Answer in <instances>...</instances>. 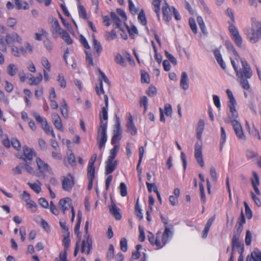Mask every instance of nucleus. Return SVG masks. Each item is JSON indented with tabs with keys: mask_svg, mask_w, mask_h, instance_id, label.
I'll return each mask as SVG.
<instances>
[{
	"mask_svg": "<svg viewBox=\"0 0 261 261\" xmlns=\"http://www.w3.org/2000/svg\"><path fill=\"white\" fill-rule=\"evenodd\" d=\"M225 46L228 51L232 53L236 58V61L231 58H230V61L240 84L244 89L248 90L250 88V85L247 79H250L252 75L249 64L245 59L240 58L238 53L231 42H226Z\"/></svg>",
	"mask_w": 261,
	"mask_h": 261,
	"instance_id": "obj_1",
	"label": "nucleus"
},
{
	"mask_svg": "<svg viewBox=\"0 0 261 261\" xmlns=\"http://www.w3.org/2000/svg\"><path fill=\"white\" fill-rule=\"evenodd\" d=\"M173 231L171 228L166 226L163 232L158 231L155 236L150 231L148 232L147 238L150 245L156 249L163 248L171 239Z\"/></svg>",
	"mask_w": 261,
	"mask_h": 261,
	"instance_id": "obj_2",
	"label": "nucleus"
},
{
	"mask_svg": "<svg viewBox=\"0 0 261 261\" xmlns=\"http://www.w3.org/2000/svg\"><path fill=\"white\" fill-rule=\"evenodd\" d=\"M227 13L230 18L231 20L228 22L229 24L228 30L230 33L231 39L233 41L234 44L239 47H243V39L241 36L237 28L234 25L235 18L233 11L231 8L227 9Z\"/></svg>",
	"mask_w": 261,
	"mask_h": 261,
	"instance_id": "obj_3",
	"label": "nucleus"
},
{
	"mask_svg": "<svg viewBox=\"0 0 261 261\" xmlns=\"http://www.w3.org/2000/svg\"><path fill=\"white\" fill-rule=\"evenodd\" d=\"M251 27L245 31L247 39L252 43H255L261 39V22L254 21L252 19Z\"/></svg>",
	"mask_w": 261,
	"mask_h": 261,
	"instance_id": "obj_4",
	"label": "nucleus"
},
{
	"mask_svg": "<svg viewBox=\"0 0 261 261\" xmlns=\"http://www.w3.org/2000/svg\"><path fill=\"white\" fill-rule=\"evenodd\" d=\"M119 150V145L115 144L110 151V155L105 162V174L108 175L113 173L116 169L118 161L115 160Z\"/></svg>",
	"mask_w": 261,
	"mask_h": 261,
	"instance_id": "obj_5",
	"label": "nucleus"
},
{
	"mask_svg": "<svg viewBox=\"0 0 261 261\" xmlns=\"http://www.w3.org/2000/svg\"><path fill=\"white\" fill-rule=\"evenodd\" d=\"M107 126L106 123L100 124L97 129V144L98 147L101 149L105 147L107 141Z\"/></svg>",
	"mask_w": 261,
	"mask_h": 261,
	"instance_id": "obj_6",
	"label": "nucleus"
},
{
	"mask_svg": "<svg viewBox=\"0 0 261 261\" xmlns=\"http://www.w3.org/2000/svg\"><path fill=\"white\" fill-rule=\"evenodd\" d=\"M61 184L62 189L67 192H70L75 185L74 176L68 173L66 176L61 177Z\"/></svg>",
	"mask_w": 261,
	"mask_h": 261,
	"instance_id": "obj_7",
	"label": "nucleus"
},
{
	"mask_svg": "<svg viewBox=\"0 0 261 261\" xmlns=\"http://www.w3.org/2000/svg\"><path fill=\"white\" fill-rule=\"evenodd\" d=\"M63 245L64 246V250L59 254V261H68L67 259V251L70 245V240L69 234L68 233L66 236H64L63 240Z\"/></svg>",
	"mask_w": 261,
	"mask_h": 261,
	"instance_id": "obj_8",
	"label": "nucleus"
},
{
	"mask_svg": "<svg viewBox=\"0 0 261 261\" xmlns=\"http://www.w3.org/2000/svg\"><path fill=\"white\" fill-rule=\"evenodd\" d=\"M97 159V154L94 153L90 158L87 167V177L88 179H94L95 168L94 164Z\"/></svg>",
	"mask_w": 261,
	"mask_h": 261,
	"instance_id": "obj_9",
	"label": "nucleus"
},
{
	"mask_svg": "<svg viewBox=\"0 0 261 261\" xmlns=\"http://www.w3.org/2000/svg\"><path fill=\"white\" fill-rule=\"evenodd\" d=\"M236 105L232 103L230 105H227L229 108V111L227 112V116L228 118V121H225L226 123H230L231 124L236 122H239L237 119L239 117V114L235 108Z\"/></svg>",
	"mask_w": 261,
	"mask_h": 261,
	"instance_id": "obj_10",
	"label": "nucleus"
},
{
	"mask_svg": "<svg viewBox=\"0 0 261 261\" xmlns=\"http://www.w3.org/2000/svg\"><path fill=\"white\" fill-rule=\"evenodd\" d=\"M104 100L105 106L102 108L101 111L100 113V124H101V123L105 124L106 123V125H108L109 99L107 95H104Z\"/></svg>",
	"mask_w": 261,
	"mask_h": 261,
	"instance_id": "obj_11",
	"label": "nucleus"
},
{
	"mask_svg": "<svg viewBox=\"0 0 261 261\" xmlns=\"http://www.w3.org/2000/svg\"><path fill=\"white\" fill-rule=\"evenodd\" d=\"M36 162L40 174L43 175L45 172L51 171L50 166L39 157L36 158Z\"/></svg>",
	"mask_w": 261,
	"mask_h": 261,
	"instance_id": "obj_12",
	"label": "nucleus"
},
{
	"mask_svg": "<svg viewBox=\"0 0 261 261\" xmlns=\"http://www.w3.org/2000/svg\"><path fill=\"white\" fill-rule=\"evenodd\" d=\"M202 150L201 144L197 142L195 147L194 156L200 166L203 168L204 166V163L203 160Z\"/></svg>",
	"mask_w": 261,
	"mask_h": 261,
	"instance_id": "obj_13",
	"label": "nucleus"
},
{
	"mask_svg": "<svg viewBox=\"0 0 261 261\" xmlns=\"http://www.w3.org/2000/svg\"><path fill=\"white\" fill-rule=\"evenodd\" d=\"M65 31L60 26L59 22L57 19L53 21L51 27V32L54 38H57L60 36Z\"/></svg>",
	"mask_w": 261,
	"mask_h": 261,
	"instance_id": "obj_14",
	"label": "nucleus"
},
{
	"mask_svg": "<svg viewBox=\"0 0 261 261\" xmlns=\"http://www.w3.org/2000/svg\"><path fill=\"white\" fill-rule=\"evenodd\" d=\"M5 41L8 45H12L15 42L19 44L22 43V39L16 33L13 32L11 34H7L6 35Z\"/></svg>",
	"mask_w": 261,
	"mask_h": 261,
	"instance_id": "obj_15",
	"label": "nucleus"
},
{
	"mask_svg": "<svg viewBox=\"0 0 261 261\" xmlns=\"http://www.w3.org/2000/svg\"><path fill=\"white\" fill-rule=\"evenodd\" d=\"M59 206L62 210L63 214H65V212L67 210H71V207H73L72 205V200L69 197H65L61 199L59 201Z\"/></svg>",
	"mask_w": 261,
	"mask_h": 261,
	"instance_id": "obj_16",
	"label": "nucleus"
},
{
	"mask_svg": "<svg viewBox=\"0 0 261 261\" xmlns=\"http://www.w3.org/2000/svg\"><path fill=\"white\" fill-rule=\"evenodd\" d=\"M23 159L26 162L32 161L33 157L36 155V153L33 149L27 146L23 147Z\"/></svg>",
	"mask_w": 261,
	"mask_h": 261,
	"instance_id": "obj_17",
	"label": "nucleus"
},
{
	"mask_svg": "<svg viewBox=\"0 0 261 261\" xmlns=\"http://www.w3.org/2000/svg\"><path fill=\"white\" fill-rule=\"evenodd\" d=\"M41 62L42 66L44 67L43 69L44 79L46 82H48L49 80L48 72H50L51 70V65L48 59L45 57L42 58Z\"/></svg>",
	"mask_w": 261,
	"mask_h": 261,
	"instance_id": "obj_18",
	"label": "nucleus"
},
{
	"mask_svg": "<svg viewBox=\"0 0 261 261\" xmlns=\"http://www.w3.org/2000/svg\"><path fill=\"white\" fill-rule=\"evenodd\" d=\"M163 19L166 22H169L172 19V6L169 7V5L166 3L162 8Z\"/></svg>",
	"mask_w": 261,
	"mask_h": 261,
	"instance_id": "obj_19",
	"label": "nucleus"
},
{
	"mask_svg": "<svg viewBox=\"0 0 261 261\" xmlns=\"http://www.w3.org/2000/svg\"><path fill=\"white\" fill-rule=\"evenodd\" d=\"M235 134L240 140H246V137L240 122L232 124Z\"/></svg>",
	"mask_w": 261,
	"mask_h": 261,
	"instance_id": "obj_20",
	"label": "nucleus"
},
{
	"mask_svg": "<svg viewBox=\"0 0 261 261\" xmlns=\"http://www.w3.org/2000/svg\"><path fill=\"white\" fill-rule=\"evenodd\" d=\"M51 118L55 128L60 132H63V124L60 116L57 113H53L51 114Z\"/></svg>",
	"mask_w": 261,
	"mask_h": 261,
	"instance_id": "obj_21",
	"label": "nucleus"
},
{
	"mask_svg": "<svg viewBox=\"0 0 261 261\" xmlns=\"http://www.w3.org/2000/svg\"><path fill=\"white\" fill-rule=\"evenodd\" d=\"M92 239L88 235L87 240H83L82 243L81 252L88 254L92 248Z\"/></svg>",
	"mask_w": 261,
	"mask_h": 261,
	"instance_id": "obj_22",
	"label": "nucleus"
},
{
	"mask_svg": "<svg viewBox=\"0 0 261 261\" xmlns=\"http://www.w3.org/2000/svg\"><path fill=\"white\" fill-rule=\"evenodd\" d=\"M253 178H251L250 180L252 187L257 195H260V192L258 188V186L259 185V179L258 174L255 171H253L252 173Z\"/></svg>",
	"mask_w": 261,
	"mask_h": 261,
	"instance_id": "obj_23",
	"label": "nucleus"
},
{
	"mask_svg": "<svg viewBox=\"0 0 261 261\" xmlns=\"http://www.w3.org/2000/svg\"><path fill=\"white\" fill-rule=\"evenodd\" d=\"M69 153L67 152V158L64 159V164L65 166L67 167L68 164L71 166L72 167H75L76 166V159L75 155L72 152L71 150H69Z\"/></svg>",
	"mask_w": 261,
	"mask_h": 261,
	"instance_id": "obj_24",
	"label": "nucleus"
},
{
	"mask_svg": "<svg viewBox=\"0 0 261 261\" xmlns=\"http://www.w3.org/2000/svg\"><path fill=\"white\" fill-rule=\"evenodd\" d=\"M239 239L240 238H238L237 236H233L232 239V251H233L236 248L237 249H240V250H239L238 251L241 254L240 255H242L244 251V244L239 242Z\"/></svg>",
	"mask_w": 261,
	"mask_h": 261,
	"instance_id": "obj_25",
	"label": "nucleus"
},
{
	"mask_svg": "<svg viewBox=\"0 0 261 261\" xmlns=\"http://www.w3.org/2000/svg\"><path fill=\"white\" fill-rule=\"evenodd\" d=\"M126 127L128 132H129L131 135H135L137 134V129L133 122V118L130 113L129 114V118L127 122Z\"/></svg>",
	"mask_w": 261,
	"mask_h": 261,
	"instance_id": "obj_26",
	"label": "nucleus"
},
{
	"mask_svg": "<svg viewBox=\"0 0 261 261\" xmlns=\"http://www.w3.org/2000/svg\"><path fill=\"white\" fill-rule=\"evenodd\" d=\"M92 46L95 50L97 57L99 56L102 51V47L101 43L97 40L94 35H92Z\"/></svg>",
	"mask_w": 261,
	"mask_h": 261,
	"instance_id": "obj_27",
	"label": "nucleus"
},
{
	"mask_svg": "<svg viewBox=\"0 0 261 261\" xmlns=\"http://www.w3.org/2000/svg\"><path fill=\"white\" fill-rule=\"evenodd\" d=\"M42 79L43 76L41 73H39L37 77H35L32 74H30V76L28 77V83L30 85L37 86L40 84V83L42 82Z\"/></svg>",
	"mask_w": 261,
	"mask_h": 261,
	"instance_id": "obj_28",
	"label": "nucleus"
},
{
	"mask_svg": "<svg viewBox=\"0 0 261 261\" xmlns=\"http://www.w3.org/2000/svg\"><path fill=\"white\" fill-rule=\"evenodd\" d=\"M215 219V216L210 218L207 221V223L204 228V229L202 231V238L204 239H206L207 237L208 232L210 231V228L213 223L214 220Z\"/></svg>",
	"mask_w": 261,
	"mask_h": 261,
	"instance_id": "obj_29",
	"label": "nucleus"
},
{
	"mask_svg": "<svg viewBox=\"0 0 261 261\" xmlns=\"http://www.w3.org/2000/svg\"><path fill=\"white\" fill-rule=\"evenodd\" d=\"M110 212L113 215L116 220H120L121 219L122 216L120 208H118L115 204H112L110 207Z\"/></svg>",
	"mask_w": 261,
	"mask_h": 261,
	"instance_id": "obj_30",
	"label": "nucleus"
},
{
	"mask_svg": "<svg viewBox=\"0 0 261 261\" xmlns=\"http://www.w3.org/2000/svg\"><path fill=\"white\" fill-rule=\"evenodd\" d=\"M180 86L184 90H186L189 88L188 74L185 71H183L181 73Z\"/></svg>",
	"mask_w": 261,
	"mask_h": 261,
	"instance_id": "obj_31",
	"label": "nucleus"
},
{
	"mask_svg": "<svg viewBox=\"0 0 261 261\" xmlns=\"http://www.w3.org/2000/svg\"><path fill=\"white\" fill-rule=\"evenodd\" d=\"M82 216H83L82 212L80 210H79L77 212V222L75 225L74 230L75 234H76L77 237H80V229L81 223L82 220Z\"/></svg>",
	"mask_w": 261,
	"mask_h": 261,
	"instance_id": "obj_32",
	"label": "nucleus"
},
{
	"mask_svg": "<svg viewBox=\"0 0 261 261\" xmlns=\"http://www.w3.org/2000/svg\"><path fill=\"white\" fill-rule=\"evenodd\" d=\"M60 109L63 117L65 118H68L69 115L68 106L65 99H63L62 103L60 106Z\"/></svg>",
	"mask_w": 261,
	"mask_h": 261,
	"instance_id": "obj_33",
	"label": "nucleus"
},
{
	"mask_svg": "<svg viewBox=\"0 0 261 261\" xmlns=\"http://www.w3.org/2000/svg\"><path fill=\"white\" fill-rule=\"evenodd\" d=\"M122 131L113 130V136L111 139V144L112 145L117 144V143L121 139Z\"/></svg>",
	"mask_w": 261,
	"mask_h": 261,
	"instance_id": "obj_34",
	"label": "nucleus"
},
{
	"mask_svg": "<svg viewBox=\"0 0 261 261\" xmlns=\"http://www.w3.org/2000/svg\"><path fill=\"white\" fill-rule=\"evenodd\" d=\"M152 5L153 6V9L155 12L158 17L160 19V11H161V4L162 0H151Z\"/></svg>",
	"mask_w": 261,
	"mask_h": 261,
	"instance_id": "obj_35",
	"label": "nucleus"
},
{
	"mask_svg": "<svg viewBox=\"0 0 261 261\" xmlns=\"http://www.w3.org/2000/svg\"><path fill=\"white\" fill-rule=\"evenodd\" d=\"M246 127L249 134L256 136L258 140H261V136L258 130L254 127V125H253L254 131L251 130V127L248 121H246Z\"/></svg>",
	"mask_w": 261,
	"mask_h": 261,
	"instance_id": "obj_36",
	"label": "nucleus"
},
{
	"mask_svg": "<svg viewBox=\"0 0 261 261\" xmlns=\"http://www.w3.org/2000/svg\"><path fill=\"white\" fill-rule=\"evenodd\" d=\"M135 215L137 218L140 221L143 218V213L142 212V209L139 204V198L137 200L136 202L135 206Z\"/></svg>",
	"mask_w": 261,
	"mask_h": 261,
	"instance_id": "obj_37",
	"label": "nucleus"
},
{
	"mask_svg": "<svg viewBox=\"0 0 261 261\" xmlns=\"http://www.w3.org/2000/svg\"><path fill=\"white\" fill-rule=\"evenodd\" d=\"M77 10L80 18L85 20H87L88 16L85 7L82 5H79L77 6Z\"/></svg>",
	"mask_w": 261,
	"mask_h": 261,
	"instance_id": "obj_38",
	"label": "nucleus"
},
{
	"mask_svg": "<svg viewBox=\"0 0 261 261\" xmlns=\"http://www.w3.org/2000/svg\"><path fill=\"white\" fill-rule=\"evenodd\" d=\"M29 186L36 193H39L41 191V183L37 180L36 182H28Z\"/></svg>",
	"mask_w": 261,
	"mask_h": 261,
	"instance_id": "obj_39",
	"label": "nucleus"
},
{
	"mask_svg": "<svg viewBox=\"0 0 261 261\" xmlns=\"http://www.w3.org/2000/svg\"><path fill=\"white\" fill-rule=\"evenodd\" d=\"M33 116L36 119V121L41 125V127L47 123L46 119L42 117L38 113L34 112L33 113Z\"/></svg>",
	"mask_w": 261,
	"mask_h": 261,
	"instance_id": "obj_40",
	"label": "nucleus"
},
{
	"mask_svg": "<svg viewBox=\"0 0 261 261\" xmlns=\"http://www.w3.org/2000/svg\"><path fill=\"white\" fill-rule=\"evenodd\" d=\"M33 116L36 119V121L41 125V127L47 123L46 119L42 117L38 113L34 112L33 113Z\"/></svg>",
	"mask_w": 261,
	"mask_h": 261,
	"instance_id": "obj_41",
	"label": "nucleus"
},
{
	"mask_svg": "<svg viewBox=\"0 0 261 261\" xmlns=\"http://www.w3.org/2000/svg\"><path fill=\"white\" fill-rule=\"evenodd\" d=\"M33 116L36 119V121L41 125V127L47 123L46 119L42 117L38 113L34 112L33 113Z\"/></svg>",
	"mask_w": 261,
	"mask_h": 261,
	"instance_id": "obj_42",
	"label": "nucleus"
},
{
	"mask_svg": "<svg viewBox=\"0 0 261 261\" xmlns=\"http://www.w3.org/2000/svg\"><path fill=\"white\" fill-rule=\"evenodd\" d=\"M33 116L36 119V121L41 125V127L47 123L46 119L42 117L38 113L34 112L33 113Z\"/></svg>",
	"mask_w": 261,
	"mask_h": 261,
	"instance_id": "obj_43",
	"label": "nucleus"
},
{
	"mask_svg": "<svg viewBox=\"0 0 261 261\" xmlns=\"http://www.w3.org/2000/svg\"><path fill=\"white\" fill-rule=\"evenodd\" d=\"M226 134L224 128L223 126L221 127V134H220V149L221 151L223 149V145L226 142Z\"/></svg>",
	"mask_w": 261,
	"mask_h": 261,
	"instance_id": "obj_44",
	"label": "nucleus"
},
{
	"mask_svg": "<svg viewBox=\"0 0 261 261\" xmlns=\"http://www.w3.org/2000/svg\"><path fill=\"white\" fill-rule=\"evenodd\" d=\"M110 16L116 27L119 28L121 25V21L119 17L114 12H111Z\"/></svg>",
	"mask_w": 261,
	"mask_h": 261,
	"instance_id": "obj_45",
	"label": "nucleus"
},
{
	"mask_svg": "<svg viewBox=\"0 0 261 261\" xmlns=\"http://www.w3.org/2000/svg\"><path fill=\"white\" fill-rule=\"evenodd\" d=\"M18 71V68L13 64H9L7 67V72L11 76L15 75Z\"/></svg>",
	"mask_w": 261,
	"mask_h": 261,
	"instance_id": "obj_46",
	"label": "nucleus"
},
{
	"mask_svg": "<svg viewBox=\"0 0 261 261\" xmlns=\"http://www.w3.org/2000/svg\"><path fill=\"white\" fill-rule=\"evenodd\" d=\"M197 22L199 25V27H200L202 32L204 34H206L207 33V29L205 27V23L203 20L202 17L201 16H198L197 17Z\"/></svg>",
	"mask_w": 261,
	"mask_h": 261,
	"instance_id": "obj_47",
	"label": "nucleus"
},
{
	"mask_svg": "<svg viewBox=\"0 0 261 261\" xmlns=\"http://www.w3.org/2000/svg\"><path fill=\"white\" fill-rule=\"evenodd\" d=\"M153 51L154 52V58L158 63L160 64L162 61V56L158 53V48L156 46L154 42L152 41L151 42Z\"/></svg>",
	"mask_w": 261,
	"mask_h": 261,
	"instance_id": "obj_48",
	"label": "nucleus"
},
{
	"mask_svg": "<svg viewBox=\"0 0 261 261\" xmlns=\"http://www.w3.org/2000/svg\"><path fill=\"white\" fill-rule=\"evenodd\" d=\"M15 5L18 9H23L27 10L29 8V5L26 2L20 0H15Z\"/></svg>",
	"mask_w": 261,
	"mask_h": 261,
	"instance_id": "obj_49",
	"label": "nucleus"
},
{
	"mask_svg": "<svg viewBox=\"0 0 261 261\" xmlns=\"http://www.w3.org/2000/svg\"><path fill=\"white\" fill-rule=\"evenodd\" d=\"M26 203L27 208L29 209L32 212H36L37 210V204L32 200H31Z\"/></svg>",
	"mask_w": 261,
	"mask_h": 261,
	"instance_id": "obj_50",
	"label": "nucleus"
},
{
	"mask_svg": "<svg viewBox=\"0 0 261 261\" xmlns=\"http://www.w3.org/2000/svg\"><path fill=\"white\" fill-rule=\"evenodd\" d=\"M114 257V248L112 244L109 245L108 250L107 252L106 257L108 260H111Z\"/></svg>",
	"mask_w": 261,
	"mask_h": 261,
	"instance_id": "obj_51",
	"label": "nucleus"
},
{
	"mask_svg": "<svg viewBox=\"0 0 261 261\" xmlns=\"http://www.w3.org/2000/svg\"><path fill=\"white\" fill-rule=\"evenodd\" d=\"M138 18L140 23L143 25H145L147 24V19L145 14V13L143 10H142L138 16Z\"/></svg>",
	"mask_w": 261,
	"mask_h": 261,
	"instance_id": "obj_52",
	"label": "nucleus"
},
{
	"mask_svg": "<svg viewBox=\"0 0 261 261\" xmlns=\"http://www.w3.org/2000/svg\"><path fill=\"white\" fill-rule=\"evenodd\" d=\"M60 37L68 45H70L73 42L70 35L66 31L60 36Z\"/></svg>",
	"mask_w": 261,
	"mask_h": 261,
	"instance_id": "obj_53",
	"label": "nucleus"
},
{
	"mask_svg": "<svg viewBox=\"0 0 261 261\" xmlns=\"http://www.w3.org/2000/svg\"><path fill=\"white\" fill-rule=\"evenodd\" d=\"M61 88L64 89L66 87V81L65 77L62 74H59L57 79Z\"/></svg>",
	"mask_w": 261,
	"mask_h": 261,
	"instance_id": "obj_54",
	"label": "nucleus"
},
{
	"mask_svg": "<svg viewBox=\"0 0 261 261\" xmlns=\"http://www.w3.org/2000/svg\"><path fill=\"white\" fill-rule=\"evenodd\" d=\"M116 37V32L114 29H113L111 32H107L106 34V39L107 41L114 40Z\"/></svg>",
	"mask_w": 261,
	"mask_h": 261,
	"instance_id": "obj_55",
	"label": "nucleus"
},
{
	"mask_svg": "<svg viewBox=\"0 0 261 261\" xmlns=\"http://www.w3.org/2000/svg\"><path fill=\"white\" fill-rule=\"evenodd\" d=\"M189 23L190 27V28L194 34H197V25L195 22V20L194 18L190 17L189 19Z\"/></svg>",
	"mask_w": 261,
	"mask_h": 261,
	"instance_id": "obj_56",
	"label": "nucleus"
},
{
	"mask_svg": "<svg viewBox=\"0 0 261 261\" xmlns=\"http://www.w3.org/2000/svg\"><path fill=\"white\" fill-rule=\"evenodd\" d=\"M42 128L47 134H51V136L54 138L56 137V135L53 130V129L48 125V123L43 125Z\"/></svg>",
	"mask_w": 261,
	"mask_h": 261,
	"instance_id": "obj_57",
	"label": "nucleus"
},
{
	"mask_svg": "<svg viewBox=\"0 0 261 261\" xmlns=\"http://www.w3.org/2000/svg\"><path fill=\"white\" fill-rule=\"evenodd\" d=\"M42 128L47 134H51V136L54 138L56 137V135L53 130V129L48 125V123L43 125Z\"/></svg>",
	"mask_w": 261,
	"mask_h": 261,
	"instance_id": "obj_58",
	"label": "nucleus"
},
{
	"mask_svg": "<svg viewBox=\"0 0 261 261\" xmlns=\"http://www.w3.org/2000/svg\"><path fill=\"white\" fill-rule=\"evenodd\" d=\"M42 128L47 134H51V136L54 138L56 137V135L53 130V129L48 125V123L43 125Z\"/></svg>",
	"mask_w": 261,
	"mask_h": 261,
	"instance_id": "obj_59",
	"label": "nucleus"
},
{
	"mask_svg": "<svg viewBox=\"0 0 261 261\" xmlns=\"http://www.w3.org/2000/svg\"><path fill=\"white\" fill-rule=\"evenodd\" d=\"M24 169V163L19 164L16 167L12 169L14 174H21L22 173V170Z\"/></svg>",
	"mask_w": 261,
	"mask_h": 261,
	"instance_id": "obj_60",
	"label": "nucleus"
},
{
	"mask_svg": "<svg viewBox=\"0 0 261 261\" xmlns=\"http://www.w3.org/2000/svg\"><path fill=\"white\" fill-rule=\"evenodd\" d=\"M128 8L130 13L134 15H136L138 13V9L136 8L132 0H128Z\"/></svg>",
	"mask_w": 261,
	"mask_h": 261,
	"instance_id": "obj_61",
	"label": "nucleus"
},
{
	"mask_svg": "<svg viewBox=\"0 0 261 261\" xmlns=\"http://www.w3.org/2000/svg\"><path fill=\"white\" fill-rule=\"evenodd\" d=\"M120 249L122 251L125 252L127 250V241L126 238H123L120 241Z\"/></svg>",
	"mask_w": 261,
	"mask_h": 261,
	"instance_id": "obj_62",
	"label": "nucleus"
},
{
	"mask_svg": "<svg viewBox=\"0 0 261 261\" xmlns=\"http://www.w3.org/2000/svg\"><path fill=\"white\" fill-rule=\"evenodd\" d=\"M164 112L168 117H171L172 114V106L169 103H166L164 106Z\"/></svg>",
	"mask_w": 261,
	"mask_h": 261,
	"instance_id": "obj_63",
	"label": "nucleus"
},
{
	"mask_svg": "<svg viewBox=\"0 0 261 261\" xmlns=\"http://www.w3.org/2000/svg\"><path fill=\"white\" fill-rule=\"evenodd\" d=\"M251 256L253 261H261V252L259 251H254L251 253Z\"/></svg>",
	"mask_w": 261,
	"mask_h": 261,
	"instance_id": "obj_64",
	"label": "nucleus"
}]
</instances>
